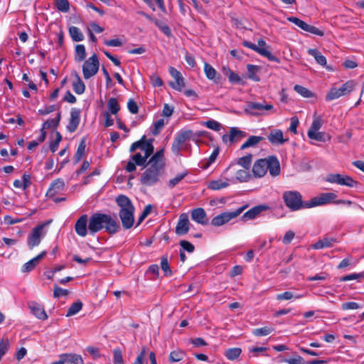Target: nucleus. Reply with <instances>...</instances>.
I'll list each match as a JSON object with an SVG mask.
<instances>
[{
  "label": "nucleus",
  "mask_w": 364,
  "mask_h": 364,
  "mask_svg": "<svg viewBox=\"0 0 364 364\" xmlns=\"http://www.w3.org/2000/svg\"><path fill=\"white\" fill-rule=\"evenodd\" d=\"M154 139H146V135H143L141 139L132 143L129 147L130 153L134 152L139 149L144 152V155L137 152L130 156L124 169L128 173L134 172L136 170V166L146 167L148 164V159L154 154V146L153 144Z\"/></svg>",
  "instance_id": "f257e3e1"
},
{
  "label": "nucleus",
  "mask_w": 364,
  "mask_h": 364,
  "mask_svg": "<svg viewBox=\"0 0 364 364\" xmlns=\"http://www.w3.org/2000/svg\"><path fill=\"white\" fill-rule=\"evenodd\" d=\"M164 149L154 153L149 159L145 171L141 173L140 183L145 186L156 184L165 171V157Z\"/></svg>",
  "instance_id": "f03ea898"
},
{
  "label": "nucleus",
  "mask_w": 364,
  "mask_h": 364,
  "mask_svg": "<svg viewBox=\"0 0 364 364\" xmlns=\"http://www.w3.org/2000/svg\"><path fill=\"white\" fill-rule=\"evenodd\" d=\"M103 229L109 235H112L119 231L120 225L110 215L100 213H93L89 218V233L95 235Z\"/></svg>",
  "instance_id": "7ed1b4c3"
},
{
  "label": "nucleus",
  "mask_w": 364,
  "mask_h": 364,
  "mask_svg": "<svg viewBox=\"0 0 364 364\" xmlns=\"http://www.w3.org/2000/svg\"><path fill=\"white\" fill-rule=\"evenodd\" d=\"M267 171L272 176L280 174L281 168L279 159L276 156H268L264 159L255 161L252 166V174L255 178H262L266 175Z\"/></svg>",
  "instance_id": "20e7f679"
},
{
  "label": "nucleus",
  "mask_w": 364,
  "mask_h": 364,
  "mask_svg": "<svg viewBox=\"0 0 364 364\" xmlns=\"http://www.w3.org/2000/svg\"><path fill=\"white\" fill-rule=\"evenodd\" d=\"M117 204L120 207L119 216L124 229H130L134 222V207L131 200L125 195L121 194L116 198Z\"/></svg>",
  "instance_id": "39448f33"
},
{
  "label": "nucleus",
  "mask_w": 364,
  "mask_h": 364,
  "mask_svg": "<svg viewBox=\"0 0 364 364\" xmlns=\"http://www.w3.org/2000/svg\"><path fill=\"white\" fill-rule=\"evenodd\" d=\"M283 199L285 205L292 211L307 208L305 205L308 201L304 202L301 194L298 191H289L284 192Z\"/></svg>",
  "instance_id": "423d86ee"
},
{
  "label": "nucleus",
  "mask_w": 364,
  "mask_h": 364,
  "mask_svg": "<svg viewBox=\"0 0 364 364\" xmlns=\"http://www.w3.org/2000/svg\"><path fill=\"white\" fill-rule=\"evenodd\" d=\"M356 83L354 80H350L343 83L341 87H333L330 89L326 95V100L329 102L338 99L342 96L350 94L355 89Z\"/></svg>",
  "instance_id": "0eeeda50"
},
{
  "label": "nucleus",
  "mask_w": 364,
  "mask_h": 364,
  "mask_svg": "<svg viewBox=\"0 0 364 364\" xmlns=\"http://www.w3.org/2000/svg\"><path fill=\"white\" fill-rule=\"evenodd\" d=\"M244 111L246 114L255 117L263 114L264 112H276L273 105L267 104L265 101H263V102H247Z\"/></svg>",
  "instance_id": "6e6552de"
},
{
  "label": "nucleus",
  "mask_w": 364,
  "mask_h": 364,
  "mask_svg": "<svg viewBox=\"0 0 364 364\" xmlns=\"http://www.w3.org/2000/svg\"><path fill=\"white\" fill-rule=\"evenodd\" d=\"M247 207V205L238 208L237 210L231 212H224L215 216L211 220V225L214 227L223 225L231 220L239 216Z\"/></svg>",
  "instance_id": "1a4fd4ad"
},
{
  "label": "nucleus",
  "mask_w": 364,
  "mask_h": 364,
  "mask_svg": "<svg viewBox=\"0 0 364 364\" xmlns=\"http://www.w3.org/2000/svg\"><path fill=\"white\" fill-rule=\"evenodd\" d=\"M100 63L97 55L94 53L85 60L82 65V74L85 80H88L95 75L99 70Z\"/></svg>",
  "instance_id": "9d476101"
},
{
  "label": "nucleus",
  "mask_w": 364,
  "mask_h": 364,
  "mask_svg": "<svg viewBox=\"0 0 364 364\" xmlns=\"http://www.w3.org/2000/svg\"><path fill=\"white\" fill-rule=\"evenodd\" d=\"M192 137L193 131L190 129L181 130L177 133L171 145V151L173 154L176 156L180 155V151L183 144H184L186 141L191 139L192 140Z\"/></svg>",
  "instance_id": "9b49d317"
},
{
  "label": "nucleus",
  "mask_w": 364,
  "mask_h": 364,
  "mask_svg": "<svg viewBox=\"0 0 364 364\" xmlns=\"http://www.w3.org/2000/svg\"><path fill=\"white\" fill-rule=\"evenodd\" d=\"M326 180L331 183H336L349 188L356 187L359 184V182L355 181L352 177L340 173H330L327 175Z\"/></svg>",
  "instance_id": "f8f14e48"
},
{
  "label": "nucleus",
  "mask_w": 364,
  "mask_h": 364,
  "mask_svg": "<svg viewBox=\"0 0 364 364\" xmlns=\"http://www.w3.org/2000/svg\"><path fill=\"white\" fill-rule=\"evenodd\" d=\"M337 195L334 193H322L318 196H316L309 200L305 206L307 208H311L316 206L323 205L331 203L336 199Z\"/></svg>",
  "instance_id": "ddd939ff"
},
{
  "label": "nucleus",
  "mask_w": 364,
  "mask_h": 364,
  "mask_svg": "<svg viewBox=\"0 0 364 364\" xmlns=\"http://www.w3.org/2000/svg\"><path fill=\"white\" fill-rule=\"evenodd\" d=\"M287 21L289 22L295 24L298 27H299L301 29H302L304 31L309 32L310 33L318 36H323L324 32L319 29L318 28L311 26L306 23L305 21H302L301 19L295 17V16H289L287 18Z\"/></svg>",
  "instance_id": "4468645a"
},
{
  "label": "nucleus",
  "mask_w": 364,
  "mask_h": 364,
  "mask_svg": "<svg viewBox=\"0 0 364 364\" xmlns=\"http://www.w3.org/2000/svg\"><path fill=\"white\" fill-rule=\"evenodd\" d=\"M242 46L250 48L251 50L257 52L260 55L266 57L269 61L279 63V59L274 55L269 50L264 48H259L255 43H252L247 41H244L242 43Z\"/></svg>",
  "instance_id": "2eb2a0df"
},
{
  "label": "nucleus",
  "mask_w": 364,
  "mask_h": 364,
  "mask_svg": "<svg viewBox=\"0 0 364 364\" xmlns=\"http://www.w3.org/2000/svg\"><path fill=\"white\" fill-rule=\"evenodd\" d=\"M44 228V225H38L36 226L32 232L28 235L27 242L30 250L38 246L41 241V236Z\"/></svg>",
  "instance_id": "dca6fc26"
},
{
  "label": "nucleus",
  "mask_w": 364,
  "mask_h": 364,
  "mask_svg": "<svg viewBox=\"0 0 364 364\" xmlns=\"http://www.w3.org/2000/svg\"><path fill=\"white\" fill-rule=\"evenodd\" d=\"M88 215L86 214L82 215L76 221L75 225V230L77 235L80 237H85L88 233Z\"/></svg>",
  "instance_id": "f3484780"
},
{
  "label": "nucleus",
  "mask_w": 364,
  "mask_h": 364,
  "mask_svg": "<svg viewBox=\"0 0 364 364\" xmlns=\"http://www.w3.org/2000/svg\"><path fill=\"white\" fill-rule=\"evenodd\" d=\"M80 109L78 108H72L70 111V117L68 124L66 126L68 132L73 133L77 129L80 122Z\"/></svg>",
  "instance_id": "a211bd4d"
},
{
  "label": "nucleus",
  "mask_w": 364,
  "mask_h": 364,
  "mask_svg": "<svg viewBox=\"0 0 364 364\" xmlns=\"http://www.w3.org/2000/svg\"><path fill=\"white\" fill-rule=\"evenodd\" d=\"M169 73L175 79L174 82L170 83V86L173 89L181 92L185 87L184 78L183 77L181 73L173 67L169 68Z\"/></svg>",
  "instance_id": "6ab92c4d"
},
{
  "label": "nucleus",
  "mask_w": 364,
  "mask_h": 364,
  "mask_svg": "<svg viewBox=\"0 0 364 364\" xmlns=\"http://www.w3.org/2000/svg\"><path fill=\"white\" fill-rule=\"evenodd\" d=\"M229 133V135L224 134L222 137L223 141L225 143L228 140L231 143L240 141L247 136V133L245 132L240 130L237 127H231Z\"/></svg>",
  "instance_id": "aec40b11"
},
{
  "label": "nucleus",
  "mask_w": 364,
  "mask_h": 364,
  "mask_svg": "<svg viewBox=\"0 0 364 364\" xmlns=\"http://www.w3.org/2000/svg\"><path fill=\"white\" fill-rule=\"evenodd\" d=\"M189 231V220L186 213H182L176 226L175 232L178 235H184Z\"/></svg>",
  "instance_id": "412c9836"
},
{
  "label": "nucleus",
  "mask_w": 364,
  "mask_h": 364,
  "mask_svg": "<svg viewBox=\"0 0 364 364\" xmlns=\"http://www.w3.org/2000/svg\"><path fill=\"white\" fill-rule=\"evenodd\" d=\"M267 139L273 145H282L289 139H284L283 132L281 129H272L267 136Z\"/></svg>",
  "instance_id": "4be33fe9"
},
{
  "label": "nucleus",
  "mask_w": 364,
  "mask_h": 364,
  "mask_svg": "<svg viewBox=\"0 0 364 364\" xmlns=\"http://www.w3.org/2000/svg\"><path fill=\"white\" fill-rule=\"evenodd\" d=\"M65 188V182L62 178H57L53 181L49 187V189L46 192V197L53 198L56 194L62 191Z\"/></svg>",
  "instance_id": "5701e85b"
},
{
  "label": "nucleus",
  "mask_w": 364,
  "mask_h": 364,
  "mask_svg": "<svg viewBox=\"0 0 364 364\" xmlns=\"http://www.w3.org/2000/svg\"><path fill=\"white\" fill-rule=\"evenodd\" d=\"M270 209V207L265 204L256 205L244 213L242 216V220H253L255 219L261 212Z\"/></svg>",
  "instance_id": "b1692460"
},
{
  "label": "nucleus",
  "mask_w": 364,
  "mask_h": 364,
  "mask_svg": "<svg viewBox=\"0 0 364 364\" xmlns=\"http://www.w3.org/2000/svg\"><path fill=\"white\" fill-rule=\"evenodd\" d=\"M308 53L315 58L318 64L325 68L328 71H333V68L327 65L326 57L318 49L309 48Z\"/></svg>",
  "instance_id": "393cba45"
},
{
  "label": "nucleus",
  "mask_w": 364,
  "mask_h": 364,
  "mask_svg": "<svg viewBox=\"0 0 364 364\" xmlns=\"http://www.w3.org/2000/svg\"><path fill=\"white\" fill-rule=\"evenodd\" d=\"M223 73L225 76H226L229 80V82L232 84L242 85H245V82L242 80V78L237 73L233 72L228 66L223 67Z\"/></svg>",
  "instance_id": "a878e982"
},
{
  "label": "nucleus",
  "mask_w": 364,
  "mask_h": 364,
  "mask_svg": "<svg viewBox=\"0 0 364 364\" xmlns=\"http://www.w3.org/2000/svg\"><path fill=\"white\" fill-rule=\"evenodd\" d=\"M191 219L198 224L205 225L208 223V219L205 210L202 208L193 209L191 212Z\"/></svg>",
  "instance_id": "bb28decb"
},
{
  "label": "nucleus",
  "mask_w": 364,
  "mask_h": 364,
  "mask_svg": "<svg viewBox=\"0 0 364 364\" xmlns=\"http://www.w3.org/2000/svg\"><path fill=\"white\" fill-rule=\"evenodd\" d=\"M71 75L75 77V80L72 83L74 92L77 95L83 94L85 91V83L83 82L80 75L75 70L72 71Z\"/></svg>",
  "instance_id": "cd10ccee"
},
{
  "label": "nucleus",
  "mask_w": 364,
  "mask_h": 364,
  "mask_svg": "<svg viewBox=\"0 0 364 364\" xmlns=\"http://www.w3.org/2000/svg\"><path fill=\"white\" fill-rule=\"evenodd\" d=\"M29 307L32 314L38 319L44 321L48 318V315L42 305L32 302L29 304Z\"/></svg>",
  "instance_id": "c85d7f7f"
},
{
  "label": "nucleus",
  "mask_w": 364,
  "mask_h": 364,
  "mask_svg": "<svg viewBox=\"0 0 364 364\" xmlns=\"http://www.w3.org/2000/svg\"><path fill=\"white\" fill-rule=\"evenodd\" d=\"M59 358H63L66 364H84L83 358L79 354L63 353L59 355Z\"/></svg>",
  "instance_id": "c756f323"
},
{
  "label": "nucleus",
  "mask_w": 364,
  "mask_h": 364,
  "mask_svg": "<svg viewBox=\"0 0 364 364\" xmlns=\"http://www.w3.org/2000/svg\"><path fill=\"white\" fill-rule=\"evenodd\" d=\"M247 77L254 82H259L260 77L258 75L259 72L261 70L260 66L247 64Z\"/></svg>",
  "instance_id": "7c9ffc66"
},
{
  "label": "nucleus",
  "mask_w": 364,
  "mask_h": 364,
  "mask_svg": "<svg viewBox=\"0 0 364 364\" xmlns=\"http://www.w3.org/2000/svg\"><path fill=\"white\" fill-rule=\"evenodd\" d=\"M336 242V240L334 237H323L319 240L313 245V248L315 250H321L326 247H330Z\"/></svg>",
  "instance_id": "2f4dec72"
},
{
  "label": "nucleus",
  "mask_w": 364,
  "mask_h": 364,
  "mask_svg": "<svg viewBox=\"0 0 364 364\" xmlns=\"http://www.w3.org/2000/svg\"><path fill=\"white\" fill-rule=\"evenodd\" d=\"M228 179L223 181L222 179L213 180L208 184V188L212 191H220L229 186Z\"/></svg>",
  "instance_id": "473e14b6"
},
{
  "label": "nucleus",
  "mask_w": 364,
  "mask_h": 364,
  "mask_svg": "<svg viewBox=\"0 0 364 364\" xmlns=\"http://www.w3.org/2000/svg\"><path fill=\"white\" fill-rule=\"evenodd\" d=\"M264 138L260 136H250L240 146L241 150L255 147Z\"/></svg>",
  "instance_id": "72a5a7b5"
},
{
  "label": "nucleus",
  "mask_w": 364,
  "mask_h": 364,
  "mask_svg": "<svg viewBox=\"0 0 364 364\" xmlns=\"http://www.w3.org/2000/svg\"><path fill=\"white\" fill-rule=\"evenodd\" d=\"M85 148H86V139L85 138L82 139L77 149V151L75 152V154L74 156V164H77L84 156L85 152Z\"/></svg>",
  "instance_id": "f704fd0d"
},
{
  "label": "nucleus",
  "mask_w": 364,
  "mask_h": 364,
  "mask_svg": "<svg viewBox=\"0 0 364 364\" xmlns=\"http://www.w3.org/2000/svg\"><path fill=\"white\" fill-rule=\"evenodd\" d=\"M61 113L59 112L55 118L48 119L46 122H44L41 127L43 128V129L53 128L55 130L59 125Z\"/></svg>",
  "instance_id": "c9c22d12"
},
{
  "label": "nucleus",
  "mask_w": 364,
  "mask_h": 364,
  "mask_svg": "<svg viewBox=\"0 0 364 364\" xmlns=\"http://www.w3.org/2000/svg\"><path fill=\"white\" fill-rule=\"evenodd\" d=\"M75 60L76 62H82L85 60L86 58V50L85 47L82 44H78L75 48Z\"/></svg>",
  "instance_id": "e433bc0d"
},
{
  "label": "nucleus",
  "mask_w": 364,
  "mask_h": 364,
  "mask_svg": "<svg viewBox=\"0 0 364 364\" xmlns=\"http://www.w3.org/2000/svg\"><path fill=\"white\" fill-rule=\"evenodd\" d=\"M82 306L83 304L80 300L73 303L67 311L65 314L66 317H70L77 314L82 309Z\"/></svg>",
  "instance_id": "4c0bfd02"
},
{
  "label": "nucleus",
  "mask_w": 364,
  "mask_h": 364,
  "mask_svg": "<svg viewBox=\"0 0 364 364\" xmlns=\"http://www.w3.org/2000/svg\"><path fill=\"white\" fill-rule=\"evenodd\" d=\"M69 34L73 41L78 42L84 39L82 33L76 26H73L69 28Z\"/></svg>",
  "instance_id": "58836bf2"
},
{
  "label": "nucleus",
  "mask_w": 364,
  "mask_h": 364,
  "mask_svg": "<svg viewBox=\"0 0 364 364\" xmlns=\"http://www.w3.org/2000/svg\"><path fill=\"white\" fill-rule=\"evenodd\" d=\"M242 349L240 348H230L225 350L224 355L229 360H235L240 355Z\"/></svg>",
  "instance_id": "ea45409f"
},
{
  "label": "nucleus",
  "mask_w": 364,
  "mask_h": 364,
  "mask_svg": "<svg viewBox=\"0 0 364 364\" xmlns=\"http://www.w3.org/2000/svg\"><path fill=\"white\" fill-rule=\"evenodd\" d=\"M107 107H108L109 114H112L114 115H116L120 110V106L118 103V101L114 97H111L108 100Z\"/></svg>",
  "instance_id": "a19ab883"
},
{
  "label": "nucleus",
  "mask_w": 364,
  "mask_h": 364,
  "mask_svg": "<svg viewBox=\"0 0 364 364\" xmlns=\"http://www.w3.org/2000/svg\"><path fill=\"white\" fill-rule=\"evenodd\" d=\"M160 264L165 277H171L173 275V272L171 269L170 264L166 256L161 257Z\"/></svg>",
  "instance_id": "79ce46f5"
},
{
  "label": "nucleus",
  "mask_w": 364,
  "mask_h": 364,
  "mask_svg": "<svg viewBox=\"0 0 364 364\" xmlns=\"http://www.w3.org/2000/svg\"><path fill=\"white\" fill-rule=\"evenodd\" d=\"M273 327L264 326L253 329L252 334L256 337L265 336L270 334L272 332H273Z\"/></svg>",
  "instance_id": "37998d69"
},
{
  "label": "nucleus",
  "mask_w": 364,
  "mask_h": 364,
  "mask_svg": "<svg viewBox=\"0 0 364 364\" xmlns=\"http://www.w3.org/2000/svg\"><path fill=\"white\" fill-rule=\"evenodd\" d=\"M54 4L59 11L67 13L70 10V3L68 0H54Z\"/></svg>",
  "instance_id": "c03bdc74"
},
{
  "label": "nucleus",
  "mask_w": 364,
  "mask_h": 364,
  "mask_svg": "<svg viewBox=\"0 0 364 364\" xmlns=\"http://www.w3.org/2000/svg\"><path fill=\"white\" fill-rule=\"evenodd\" d=\"M204 73L208 80H214L215 79L217 71L208 63H204Z\"/></svg>",
  "instance_id": "a18cd8bd"
},
{
  "label": "nucleus",
  "mask_w": 364,
  "mask_h": 364,
  "mask_svg": "<svg viewBox=\"0 0 364 364\" xmlns=\"http://www.w3.org/2000/svg\"><path fill=\"white\" fill-rule=\"evenodd\" d=\"M307 135L309 138L311 139H314L318 141L325 142L326 141V134L322 132H312L308 131Z\"/></svg>",
  "instance_id": "49530a36"
},
{
  "label": "nucleus",
  "mask_w": 364,
  "mask_h": 364,
  "mask_svg": "<svg viewBox=\"0 0 364 364\" xmlns=\"http://www.w3.org/2000/svg\"><path fill=\"white\" fill-rule=\"evenodd\" d=\"M294 89L298 94L306 98L311 97L314 95L309 89L299 85H296Z\"/></svg>",
  "instance_id": "de8ad7c7"
},
{
  "label": "nucleus",
  "mask_w": 364,
  "mask_h": 364,
  "mask_svg": "<svg viewBox=\"0 0 364 364\" xmlns=\"http://www.w3.org/2000/svg\"><path fill=\"white\" fill-rule=\"evenodd\" d=\"M55 139L54 141H50L49 147L50 151L54 153L58 149L60 142L62 141V135L58 131H55Z\"/></svg>",
  "instance_id": "09e8293b"
},
{
  "label": "nucleus",
  "mask_w": 364,
  "mask_h": 364,
  "mask_svg": "<svg viewBox=\"0 0 364 364\" xmlns=\"http://www.w3.org/2000/svg\"><path fill=\"white\" fill-rule=\"evenodd\" d=\"M302 297V295L298 294L294 296V294L291 291H284L282 294H278L277 295V299L278 301H282V300H290L293 298L295 299H301Z\"/></svg>",
  "instance_id": "8fccbe9b"
},
{
  "label": "nucleus",
  "mask_w": 364,
  "mask_h": 364,
  "mask_svg": "<svg viewBox=\"0 0 364 364\" xmlns=\"http://www.w3.org/2000/svg\"><path fill=\"white\" fill-rule=\"evenodd\" d=\"M252 159V155L251 154H248L239 159L238 164L245 169H249L251 165Z\"/></svg>",
  "instance_id": "3c124183"
},
{
  "label": "nucleus",
  "mask_w": 364,
  "mask_h": 364,
  "mask_svg": "<svg viewBox=\"0 0 364 364\" xmlns=\"http://www.w3.org/2000/svg\"><path fill=\"white\" fill-rule=\"evenodd\" d=\"M184 357V353L181 350H173L169 354V360L171 363L181 361Z\"/></svg>",
  "instance_id": "603ef678"
},
{
  "label": "nucleus",
  "mask_w": 364,
  "mask_h": 364,
  "mask_svg": "<svg viewBox=\"0 0 364 364\" xmlns=\"http://www.w3.org/2000/svg\"><path fill=\"white\" fill-rule=\"evenodd\" d=\"M187 175H188V171H184L179 174H177L174 178L169 180L168 186L170 188H173L180 181H181Z\"/></svg>",
  "instance_id": "864d4df0"
},
{
  "label": "nucleus",
  "mask_w": 364,
  "mask_h": 364,
  "mask_svg": "<svg viewBox=\"0 0 364 364\" xmlns=\"http://www.w3.org/2000/svg\"><path fill=\"white\" fill-rule=\"evenodd\" d=\"M156 26L160 29L161 32H163L167 37H171L172 36V32L171 28L168 25L163 23L161 21H156Z\"/></svg>",
  "instance_id": "5fc2aeb1"
},
{
  "label": "nucleus",
  "mask_w": 364,
  "mask_h": 364,
  "mask_svg": "<svg viewBox=\"0 0 364 364\" xmlns=\"http://www.w3.org/2000/svg\"><path fill=\"white\" fill-rule=\"evenodd\" d=\"M283 361L287 364H305L304 359L299 355H294L291 358L284 359Z\"/></svg>",
  "instance_id": "6e6d98bb"
},
{
  "label": "nucleus",
  "mask_w": 364,
  "mask_h": 364,
  "mask_svg": "<svg viewBox=\"0 0 364 364\" xmlns=\"http://www.w3.org/2000/svg\"><path fill=\"white\" fill-rule=\"evenodd\" d=\"M235 177L239 181L245 182L249 180L250 175L247 171L241 169L236 172Z\"/></svg>",
  "instance_id": "4d7b16f0"
},
{
  "label": "nucleus",
  "mask_w": 364,
  "mask_h": 364,
  "mask_svg": "<svg viewBox=\"0 0 364 364\" xmlns=\"http://www.w3.org/2000/svg\"><path fill=\"white\" fill-rule=\"evenodd\" d=\"M179 245L181 247L180 250L183 252L186 251L188 253H192L195 250L194 245L187 240H181Z\"/></svg>",
  "instance_id": "13d9d810"
},
{
  "label": "nucleus",
  "mask_w": 364,
  "mask_h": 364,
  "mask_svg": "<svg viewBox=\"0 0 364 364\" xmlns=\"http://www.w3.org/2000/svg\"><path fill=\"white\" fill-rule=\"evenodd\" d=\"M68 294H69L68 290L64 289L58 287L56 284L54 285L53 296L55 298H60V297H62V296H66L67 295H68Z\"/></svg>",
  "instance_id": "bf43d9fd"
},
{
  "label": "nucleus",
  "mask_w": 364,
  "mask_h": 364,
  "mask_svg": "<svg viewBox=\"0 0 364 364\" xmlns=\"http://www.w3.org/2000/svg\"><path fill=\"white\" fill-rule=\"evenodd\" d=\"M114 364H124L122 351L119 348L113 350Z\"/></svg>",
  "instance_id": "052dcab7"
},
{
  "label": "nucleus",
  "mask_w": 364,
  "mask_h": 364,
  "mask_svg": "<svg viewBox=\"0 0 364 364\" xmlns=\"http://www.w3.org/2000/svg\"><path fill=\"white\" fill-rule=\"evenodd\" d=\"M361 306L358 303L354 301L346 302L341 304V309L343 311L358 309Z\"/></svg>",
  "instance_id": "680f3d73"
},
{
  "label": "nucleus",
  "mask_w": 364,
  "mask_h": 364,
  "mask_svg": "<svg viewBox=\"0 0 364 364\" xmlns=\"http://www.w3.org/2000/svg\"><path fill=\"white\" fill-rule=\"evenodd\" d=\"M203 124L210 129L214 131H219L220 129L221 125L219 122L215 120L210 119L205 122Z\"/></svg>",
  "instance_id": "e2e57ef3"
},
{
  "label": "nucleus",
  "mask_w": 364,
  "mask_h": 364,
  "mask_svg": "<svg viewBox=\"0 0 364 364\" xmlns=\"http://www.w3.org/2000/svg\"><path fill=\"white\" fill-rule=\"evenodd\" d=\"M38 264L33 259H30L26 262L21 267L22 272H29L33 270Z\"/></svg>",
  "instance_id": "0e129e2a"
},
{
  "label": "nucleus",
  "mask_w": 364,
  "mask_h": 364,
  "mask_svg": "<svg viewBox=\"0 0 364 364\" xmlns=\"http://www.w3.org/2000/svg\"><path fill=\"white\" fill-rule=\"evenodd\" d=\"M219 153L220 149L219 147H216L210 155L207 164L204 166V168H207L211 164L215 162Z\"/></svg>",
  "instance_id": "69168bd1"
},
{
  "label": "nucleus",
  "mask_w": 364,
  "mask_h": 364,
  "mask_svg": "<svg viewBox=\"0 0 364 364\" xmlns=\"http://www.w3.org/2000/svg\"><path fill=\"white\" fill-rule=\"evenodd\" d=\"M322 126V120L320 117L314 118L308 131L317 132Z\"/></svg>",
  "instance_id": "338daca9"
},
{
  "label": "nucleus",
  "mask_w": 364,
  "mask_h": 364,
  "mask_svg": "<svg viewBox=\"0 0 364 364\" xmlns=\"http://www.w3.org/2000/svg\"><path fill=\"white\" fill-rule=\"evenodd\" d=\"M127 108L132 114H136L139 112V107L133 99H129L128 100Z\"/></svg>",
  "instance_id": "774afa93"
}]
</instances>
